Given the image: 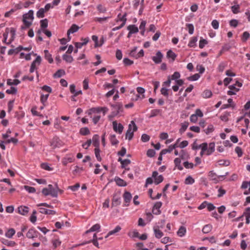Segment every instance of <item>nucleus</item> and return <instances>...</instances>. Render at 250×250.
Instances as JSON below:
<instances>
[{"label":"nucleus","instance_id":"nucleus-55","mask_svg":"<svg viewBox=\"0 0 250 250\" xmlns=\"http://www.w3.org/2000/svg\"><path fill=\"white\" fill-rule=\"evenodd\" d=\"M156 152L153 149H149L146 152V155L148 157H153L155 156Z\"/></svg>","mask_w":250,"mask_h":250},{"label":"nucleus","instance_id":"nucleus-24","mask_svg":"<svg viewBox=\"0 0 250 250\" xmlns=\"http://www.w3.org/2000/svg\"><path fill=\"white\" fill-rule=\"evenodd\" d=\"M0 241L2 244L9 247H13L16 245V243L14 241H9L8 240L5 239L4 238H2L0 240Z\"/></svg>","mask_w":250,"mask_h":250},{"label":"nucleus","instance_id":"nucleus-47","mask_svg":"<svg viewBox=\"0 0 250 250\" xmlns=\"http://www.w3.org/2000/svg\"><path fill=\"white\" fill-rule=\"evenodd\" d=\"M163 180V176L162 175H160L154 179V183L155 185H158L162 182Z\"/></svg>","mask_w":250,"mask_h":250},{"label":"nucleus","instance_id":"nucleus-16","mask_svg":"<svg viewBox=\"0 0 250 250\" xmlns=\"http://www.w3.org/2000/svg\"><path fill=\"white\" fill-rule=\"evenodd\" d=\"M127 16V13H125L124 14L123 16H121V14H119L118 15V19L116 20V21L118 22V21H122V23L121 24H123L124 26L125 24L126 21V17Z\"/></svg>","mask_w":250,"mask_h":250},{"label":"nucleus","instance_id":"nucleus-3","mask_svg":"<svg viewBox=\"0 0 250 250\" xmlns=\"http://www.w3.org/2000/svg\"><path fill=\"white\" fill-rule=\"evenodd\" d=\"M62 194L63 190L59 188L57 184L54 186L48 185V195H51L53 197H57L58 192Z\"/></svg>","mask_w":250,"mask_h":250},{"label":"nucleus","instance_id":"nucleus-59","mask_svg":"<svg viewBox=\"0 0 250 250\" xmlns=\"http://www.w3.org/2000/svg\"><path fill=\"white\" fill-rule=\"evenodd\" d=\"M180 77V74L178 72H175L173 75L170 76V79L172 80H177Z\"/></svg>","mask_w":250,"mask_h":250},{"label":"nucleus","instance_id":"nucleus-51","mask_svg":"<svg viewBox=\"0 0 250 250\" xmlns=\"http://www.w3.org/2000/svg\"><path fill=\"white\" fill-rule=\"evenodd\" d=\"M32 113L34 115H38L40 116H42V113L40 111H38V108L37 107H34L31 109Z\"/></svg>","mask_w":250,"mask_h":250},{"label":"nucleus","instance_id":"nucleus-6","mask_svg":"<svg viewBox=\"0 0 250 250\" xmlns=\"http://www.w3.org/2000/svg\"><path fill=\"white\" fill-rule=\"evenodd\" d=\"M121 203V198L118 193H114L113 196L112 200L111 206L117 207L120 205Z\"/></svg>","mask_w":250,"mask_h":250},{"label":"nucleus","instance_id":"nucleus-32","mask_svg":"<svg viewBox=\"0 0 250 250\" xmlns=\"http://www.w3.org/2000/svg\"><path fill=\"white\" fill-rule=\"evenodd\" d=\"M62 59L66 62L68 63L72 62L74 60L73 57L71 55H68L66 54H64L62 55Z\"/></svg>","mask_w":250,"mask_h":250},{"label":"nucleus","instance_id":"nucleus-7","mask_svg":"<svg viewBox=\"0 0 250 250\" xmlns=\"http://www.w3.org/2000/svg\"><path fill=\"white\" fill-rule=\"evenodd\" d=\"M113 130L117 133L121 134L123 131L124 126L121 124H118L116 121H113L112 123Z\"/></svg>","mask_w":250,"mask_h":250},{"label":"nucleus","instance_id":"nucleus-29","mask_svg":"<svg viewBox=\"0 0 250 250\" xmlns=\"http://www.w3.org/2000/svg\"><path fill=\"white\" fill-rule=\"evenodd\" d=\"M155 236L157 238H160L163 236V232L160 230L159 229L154 227L153 228Z\"/></svg>","mask_w":250,"mask_h":250},{"label":"nucleus","instance_id":"nucleus-34","mask_svg":"<svg viewBox=\"0 0 250 250\" xmlns=\"http://www.w3.org/2000/svg\"><path fill=\"white\" fill-rule=\"evenodd\" d=\"M161 109H155L151 111L150 115L149 116V118H151L157 116L161 112Z\"/></svg>","mask_w":250,"mask_h":250},{"label":"nucleus","instance_id":"nucleus-31","mask_svg":"<svg viewBox=\"0 0 250 250\" xmlns=\"http://www.w3.org/2000/svg\"><path fill=\"white\" fill-rule=\"evenodd\" d=\"M177 57L176 54L173 52L171 50H169L167 53V58H171L172 61H174Z\"/></svg>","mask_w":250,"mask_h":250},{"label":"nucleus","instance_id":"nucleus-45","mask_svg":"<svg viewBox=\"0 0 250 250\" xmlns=\"http://www.w3.org/2000/svg\"><path fill=\"white\" fill-rule=\"evenodd\" d=\"M194 182V179L191 176H188L185 179V183L187 185H191L193 184Z\"/></svg>","mask_w":250,"mask_h":250},{"label":"nucleus","instance_id":"nucleus-27","mask_svg":"<svg viewBox=\"0 0 250 250\" xmlns=\"http://www.w3.org/2000/svg\"><path fill=\"white\" fill-rule=\"evenodd\" d=\"M121 230V227L119 226H117L116 228L110 231L105 237V238H107L109 236L115 234L116 233L120 231Z\"/></svg>","mask_w":250,"mask_h":250},{"label":"nucleus","instance_id":"nucleus-2","mask_svg":"<svg viewBox=\"0 0 250 250\" xmlns=\"http://www.w3.org/2000/svg\"><path fill=\"white\" fill-rule=\"evenodd\" d=\"M34 19V11L32 10H30L28 13L23 14L22 21L25 27H29L32 25Z\"/></svg>","mask_w":250,"mask_h":250},{"label":"nucleus","instance_id":"nucleus-39","mask_svg":"<svg viewBox=\"0 0 250 250\" xmlns=\"http://www.w3.org/2000/svg\"><path fill=\"white\" fill-rule=\"evenodd\" d=\"M200 77V75L199 74L196 73V74H195L191 76L187 77V79L189 81H197V80H198Z\"/></svg>","mask_w":250,"mask_h":250},{"label":"nucleus","instance_id":"nucleus-50","mask_svg":"<svg viewBox=\"0 0 250 250\" xmlns=\"http://www.w3.org/2000/svg\"><path fill=\"white\" fill-rule=\"evenodd\" d=\"M92 40L95 42L94 47L95 48L101 46V44L98 43V37L96 35H93L92 36Z\"/></svg>","mask_w":250,"mask_h":250},{"label":"nucleus","instance_id":"nucleus-15","mask_svg":"<svg viewBox=\"0 0 250 250\" xmlns=\"http://www.w3.org/2000/svg\"><path fill=\"white\" fill-rule=\"evenodd\" d=\"M114 181L118 186L125 187L127 185L125 181L118 177H115Z\"/></svg>","mask_w":250,"mask_h":250},{"label":"nucleus","instance_id":"nucleus-30","mask_svg":"<svg viewBox=\"0 0 250 250\" xmlns=\"http://www.w3.org/2000/svg\"><path fill=\"white\" fill-rule=\"evenodd\" d=\"M198 38L197 37H193L191 38L189 41L188 46L190 47H194L196 46V42H197Z\"/></svg>","mask_w":250,"mask_h":250},{"label":"nucleus","instance_id":"nucleus-5","mask_svg":"<svg viewBox=\"0 0 250 250\" xmlns=\"http://www.w3.org/2000/svg\"><path fill=\"white\" fill-rule=\"evenodd\" d=\"M111 106L112 107V111L118 112V114L120 112H123V104L121 102H117L115 104H111Z\"/></svg>","mask_w":250,"mask_h":250},{"label":"nucleus","instance_id":"nucleus-23","mask_svg":"<svg viewBox=\"0 0 250 250\" xmlns=\"http://www.w3.org/2000/svg\"><path fill=\"white\" fill-rule=\"evenodd\" d=\"M101 228V226L99 224H96L93 225L89 229L85 231V233H88L90 232L99 231Z\"/></svg>","mask_w":250,"mask_h":250},{"label":"nucleus","instance_id":"nucleus-35","mask_svg":"<svg viewBox=\"0 0 250 250\" xmlns=\"http://www.w3.org/2000/svg\"><path fill=\"white\" fill-rule=\"evenodd\" d=\"M15 230L14 229H10L5 233V235L6 237L11 238L15 234Z\"/></svg>","mask_w":250,"mask_h":250},{"label":"nucleus","instance_id":"nucleus-1","mask_svg":"<svg viewBox=\"0 0 250 250\" xmlns=\"http://www.w3.org/2000/svg\"><path fill=\"white\" fill-rule=\"evenodd\" d=\"M40 23L41 28L37 33V40L38 41H42V34L47 36V19L41 20Z\"/></svg>","mask_w":250,"mask_h":250},{"label":"nucleus","instance_id":"nucleus-61","mask_svg":"<svg viewBox=\"0 0 250 250\" xmlns=\"http://www.w3.org/2000/svg\"><path fill=\"white\" fill-rule=\"evenodd\" d=\"M52 243L54 249H55L61 244V242L59 239H55L52 241Z\"/></svg>","mask_w":250,"mask_h":250},{"label":"nucleus","instance_id":"nucleus-22","mask_svg":"<svg viewBox=\"0 0 250 250\" xmlns=\"http://www.w3.org/2000/svg\"><path fill=\"white\" fill-rule=\"evenodd\" d=\"M212 229V226L211 224H207L203 227L202 231L203 233L206 234L210 232Z\"/></svg>","mask_w":250,"mask_h":250},{"label":"nucleus","instance_id":"nucleus-28","mask_svg":"<svg viewBox=\"0 0 250 250\" xmlns=\"http://www.w3.org/2000/svg\"><path fill=\"white\" fill-rule=\"evenodd\" d=\"M215 150V144L214 143H210L209 144V147L208 148L207 154L208 155H210Z\"/></svg>","mask_w":250,"mask_h":250},{"label":"nucleus","instance_id":"nucleus-41","mask_svg":"<svg viewBox=\"0 0 250 250\" xmlns=\"http://www.w3.org/2000/svg\"><path fill=\"white\" fill-rule=\"evenodd\" d=\"M202 95L204 98H208L211 97L212 94L210 90H205Z\"/></svg>","mask_w":250,"mask_h":250},{"label":"nucleus","instance_id":"nucleus-11","mask_svg":"<svg viewBox=\"0 0 250 250\" xmlns=\"http://www.w3.org/2000/svg\"><path fill=\"white\" fill-rule=\"evenodd\" d=\"M38 233L34 229H30L26 234V237L28 238H36L38 236Z\"/></svg>","mask_w":250,"mask_h":250},{"label":"nucleus","instance_id":"nucleus-37","mask_svg":"<svg viewBox=\"0 0 250 250\" xmlns=\"http://www.w3.org/2000/svg\"><path fill=\"white\" fill-rule=\"evenodd\" d=\"M110 141L112 145H116L119 143V141L116 139L115 134L111 135L110 137Z\"/></svg>","mask_w":250,"mask_h":250},{"label":"nucleus","instance_id":"nucleus-64","mask_svg":"<svg viewBox=\"0 0 250 250\" xmlns=\"http://www.w3.org/2000/svg\"><path fill=\"white\" fill-rule=\"evenodd\" d=\"M244 216L250 218V207L247 208L243 213Z\"/></svg>","mask_w":250,"mask_h":250},{"label":"nucleus","instance_id":"nucleus-19","mask_svg":"<svg viewBox=\"0 0 250 250\" xmlns=\"http://www.w3.org/2000/svg\"><path fill=\"white\" fill-rule=\"evenodd\" d=\"M29 211V208L25 206H21L18 208V212L20 214L25 215Z\"/></svg>","mask_w":250,"mask_h":250},{"label":"nucleus","instance_id":"nucleus-53","mask_svg":"<svg viewBox=\"0 0 250 250\" xmlns=\"http://www.w3.org/2000/svg\"><path fill=\"white\" fill-rule=\"evenodd\" d=\"M208 43V42L205 40V39H201L200 41H199V47L200 48H203L204 47V46L207 44Z\"/></svg>","mask_w":250,"mask_h":250},{"label":"nucleus","instance_id":"nucleus-46","mask_svg":"<svg viewBox=\"0 0 250 250\" xmlns=\"http://www.w3.org/2000/svg\"><path fill=\"white\" fill-rule=\"evenodd\" d=\"M61 0H53L51 3H48V10L50 8H53L55 6H57L60 3Z\"/></svg>","mask_w":250,"mask_h":250},{"label":"nucleus","instance_id":"nucleus-8","mask_svg":"<svg viewBox=\"0 0 250 250\" xmlns=\"http://www.w3.org/2000/svg\"><path fill=\"white\" fill-rule=\"evenodd\" d=\"M162 206V203L161 202H157L153 207L152 212L154 214L159 215L161 213V211L160 208Z\"/></svg>","mask_w":250,"mask_h":250},{"label":"nucleus","instance_id":"nucleus-36","mask_svg":"<svg viewBox=\"0 0 250 250\" xmlns=\"http://www.w3.org/2000/svg\"><path fill=\"white\" fill-rule=\"evenodd\" d=\"M188 125L189 123L188 122H185L184 123H182L181 125V127L179 129V132L181 134L183 133L187 129Z\"/></svg>","mask_w":250,"mask_h":250},{"label":"nucleus","instance_id":"nucleus-62","mask_svg":"<svg viewBox=\"0 0 250 250\" xmlns=\"http://www.w3.org/2000/svg\"><path fill=\"white\" fill-rule=\"evenodd\" d=\"M235 152L237 154L238 156L240 157L243 155V151L241 148L240 146H236L235 149Z\"/></svg>","mask_w":250,"mask_h":250},{"label":"nucleus","instance_id":"nucleus-63","mask_svg":"<svg viewBox=\"0 0 250 250\" xmlns=\"http://www.w3.org/2000/svg\"><path fill=\"white\" fill-rule=\"evenodd\" d=\"M238 24V21L237 20L233 19L229 21V24L231 26L236 27Z\"/></svg>","mask_w":250,"mask_h":250},{"label":"nucleus","instance_id":"nucleus-26","mask_svg":"<svg viewBox=\"0 0 250 250\" xmlns=\"http://www.w3.org/2000/svg\"><path fill=\"white\" fill-rule=\"evenodd\" d=\"M181 161L179 158H176L174 160L175 167H177V168L180 170L183 169V167L181 165Z\"/></svg>","mask_w":250,"mask_h":250},{"label":"nucleus","instance_id":"nucleus-58","mask_svg":"<svg viewBox=\"0 0 250 250\" xmlns=\"http://www.w3.org/2000/svg\"><path fill=\"white\" fill-rule=\"evenodd\" d=\"M17 89L15 87H11L10 89H7L6 92L9 94H15L17 93Z\"/></svg>","mask_w":250,"mask_h":250},{"label":"nucleus","instance_id":"nucleus-43","mask_svg":"<svg viewBox=\"0 0 250 250\" xmlns=\"http://www.w3.org/2000/svg\"><path fill=\"white\" fill-rule=\"evenodd\" d=\"M91 242H92L93 245L95 246H96V247L99 248V243L98 242V240H89L88 241H85V242H84L83 243L80 244V245H81V246L84 245L85 244L90 243Z\"/></svg>","mask_w":250,"mask_h":250},{"label":"nucleus","instance_id":"nucleus-48","mask_svg":"<svg viewBox=\"0 0 250 250\" xmlns=\"http://www.w3.org/2000/svg\"><path fill=\"white\" fill-rule=\"evenodd\" d=\"M250 34L248 32H247V31L244 32L242 34V41L243 42H246L248 40V39L250 38Z\"/></svg>","mask_w":250,"mask_h":250},{"label":"nucleus","instance_id":"nucleus-4","mask_svg":"<svg viewBox=\"0 0 250 250\" xmlns=\"http://www.w3.org/2000/svg\"><path fill=\"white\" fill-rule=\"evenodd\" d=\"M137 126L133 121H131L129 125L128 129L125 133V139L131 140L134 135V132L137 131Z\"/></svg>","mask_w":250,"mask_h":250},{"label":"nucleus","instance_id":"nucleus-25","mask_svg":"<svg viewBox=\"0 0 250 250\" xmlns=\"http://www.w3.org/2000/svg\"><path fill=\"white\" fill-rule=\"evenodd\" d=\"M41 102L43 104V106H41L39 108V110H42L44 106L45 105V103L47 101V95H44L42 93L41 94Z\"/></svg>","mask_w":250,"mask_h":250},{"label":"nucleus","instance_id":"nucleus-40","mask_svg":"<svg viewBox=\"0 0 250 250\" xmlns=\"http://www.w3.org/2000/svg\"><path fill=\"white\" fill-rule=\"evenodd\" d=\"M20 83V81L18 79L12 80V79H8L7 83L9 85H18Z\"/></svg>","mask_w":250,"mask_h":250},{"label":"nucleus","instance_id":"nucleus-18","mask_svg":"<svg viewBox=\"0 0 250 250\" xmlns=\"http://www.w3.org/2000/svg\"><path fill=\"white\" fill-rule=\"evenodd\" d=\"M127 29L130 32V34L137 33L139 31L138 28L134 24L128 25Z\"/></svg>","mask_w":250,"mask_h":250},{"label":"nucleus","instance_id":"nucleus-17","mask_svg":"<svg viewBox=\"0 0 250 250\" xmlns=\"http://www.w3.org/2000/svg\"><path fill=\"white\" fill-rule=\"evenodd\" d=\"M93 145L95 148H99L100 142H99V136L97 134H95L93 136L92 138Z\"/></svg>","mask_w":250,"mask_h":250},{"label":"nucleus","instance_id":"nucleus-12","mask_svg":"<svg viewBox=\"0 0 250 250\" xmlns=\"http://www.w3.org/2000/svg\"><path fill=\"white\" fill-rule=\"evenodd\" d=\"M47 11V4L45 5L44 8H40L37 12L36 16L38 18H42L44 16L45 13Z\"/></svg>","mask_w":250,"mask_h":250},{"label":"nucleus","instance_id":"nucleus-10","mask_svg":"<svg viewBox=\"0 0 250 250\" xmlns=\"http://www.w3.org/2000/svg\"><path fill=\"white\" fill-rule=\"evenodd\" d=\"M123 196L125 203L127 204L126 205L125 204V206H128L129 205V203H130L132 199V195L131 193L128 191H125L124 192Z\"/></svg>","mask_w":250,"mask_h":250},{"label":"nucleus","instance_id":"nucleus-60","mask_svg":"<svg viewBox=\"0 0 250 250\" xmlns=\"http://www.w3.org/2000/svg\"><path fill=\"white\" fill-rule=\"evenodd\" d=\"M150 139V136L146 134H143L141 136V140L143 142H147Z\"/></svg>","mask_w":250,"mask_h":250},{"label":"nucleus","instance_id":"nucleus-14","mask_svg":"<svg viewBox=\"0 0 250 250\" xmlns=\"http://www.w3.org/2000/svg\"><path fill=\"white\" fill-rule=\"evenodd\" d=\"M59 145H60V140L59 138L58 137H54L50 142V146L53 148H55Z\"/></svg>","mask_w":250,"mask_h":250},{"label":"nucleus","instance_id":"nucleus-33","mask_svg":"<svg viewBox=\"0 0 250 250\" xmlns=\"http://www.w3.org/2000/svg\"><path fill=\"white\" fill-rule=\"evenodd\" d=\"M65 74V72L63 69H59L54 74V77L55 78H61V77L64 75Z\"/></svg>","mask_w":250,"mask_h":250},{"label":"nucleus","instance_id":"nucleus-49","mask_svg":"<svg viewBox=\"0 0 250 250\" xmlns=\"http://www.w3.org/2000/svg\"><path fill=\"white\" fill-rule=\"evenodd\" d=\"M186 27L188 29V33L189 34L192 35L194 32V26L191 23L186 24Z\"/></svg>","mask_w":250,"mask_h":250},{"label":"nucleus","instance_id":"nucleus-56","mask_svg":"<svg viewBox=\"0 0 250 250\" xmlns=\"http://www.w3.org/2000/svg\"><path fill=\"white\" fill-rule=\"evenodd\" d=\"M123 62L125 65L128 66L132 64L133 63V61L127 58H125L124 59Z\"/></svg>","mask_w":250,"mask_h":250},{"label":"nucleus","instance_id":"nucleus-20","mask_svg":"<svg viewBox=\"0 0 250 250\" xmlns=\"http://www.w3.org/2000/svg\"><path fill=\"white\" fill-rule=\"evenodd\" d=\"M186 231H187V229H186V227L182 226L179 228L178 230L177 231V234L179 237H183L185 235Z\"/></svg>","mask_w":250,"mask_h":250},{"label":"nucleus","instance_id":"nucleus-52","mask_svg":"<svg viewBox=\"0 0 250 250\" xmlns=\"http://www.w3.org/2000/svg\"><path fill=\"white\" fill-rule=\"evenodd\" d=\"M214 127L212 125H209L207 129H205L204 131L206 133V134H208L214 131Z\"/></svg>","mask_w":250,"mask_h":250},{"label":"nucleus","instance_id":"nucleus-57","mask_svg":"<svg viewBox=\"0 0 250 250\" xmlns=\"http://www.w3.org/2000/svg\"><path fill=\"white\" fill-rule=\"evenodd\" d=\"M230 115L229 112H226L223 115L220 116V119L225 122H227L229 120L228 117Z\"/></svg>","mask_w":250,"mask_h":250},{"label":"nucleus","instance_id":"nucleus-54","mask_svg":"<svg viewBox=\"0 0 250 250\" xmlns=\"http://www.w3.org/2000/svg\"><path fill=\"white\" fill-rule=\"evenodd\" d=\"M128 235L129 237L132 238H137L139 237V233L136 229L134 230L131 233H128Z\"/></svg>","mask_w":250,"mask_h":250},{"label":"nucleus","instance_id":"nucleus-9","mask_svg":"<svg viewBox=\"0 0 250 250\" xmlns=\"http://www.w3.org/2000/svg\"><path fill=\"white\" fill-rule=\"evenodd\" d=\"M163 55L160 51L157 52L156 56L152 57V60L156 64H159L162 62Z\"/></svg>","mask_w":250,"mask_h":250},{"label":"nucleus","instance_id":"nucleus-13","mask_svg":"<svg viewBox=\"0 0 250 250\" xmlns=\"http://www.w3.org/2000/svg\"><path fill=\"white\" fill-rule=\"evenodd\" d=\"M208 176L210 178V180L214 181L215 183H217L218 182L220 178L218 177V176L213 171H210L208 173Z\"/></svg>","mask_w":250,"mask_h":250},{"label":"nucleus","instance_id":"nucleus-44","mask_svg":"<svg viewBox=\"0 0 250 250\" xmlns=\"http://www.w3.org/2000/svg\"><path fill=\"white\" fill-rule=\"evenodd\" d=\"M231 9L233 14H237L240 12V6L239 4L234 5L231 6Z\"/></svg>","mask_w":250,"mask_h":250},{"label":"nucleus","instance_id":"nucleus-38","mask_svg":"<svg viewBox=\"0 0 250 250\" xmlns=\"http://www.w3.org/2000/svg\"><path fill=\"white\" fill-rule=\"evenodd\" d=\"M80 133L83 136H85L90 134V131L88 127H82L80 129Z\"/></svg>","mask_w":250,"mask_h":250},{"label":"nucleus","instance_id":"nucleus-42","mask_svg":"<svg viewBox=\"0 0 250 250\" xmlns=\"http://www.w3.org/2000/svg\"><path fill=\"white\" fill-rule=\"evenodd\" d=\"M100 148H95L94 149V152H95V156L97 159V160L99 162H101L102 161V158L100 156Z\"/></svg>","mask_w":250,"mask_h":250},{"label":"nucleus","instance_id":"nucleus-21","mask_svg":"<svg viewBox=\"0 0 250 250\" xmlns=\"http://www.w3.org/2000/svg\"><path fill=\"white\" fill-rule=\"evenodd\" d=\"M79 27L77 25L73 24L72 25V26L70 27V28L68 30L67 32V35H69L71 33H74L76 32H77Z\"/></svg>","mask_w":250,"mask_h":250}]
</instances>
